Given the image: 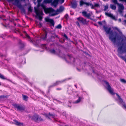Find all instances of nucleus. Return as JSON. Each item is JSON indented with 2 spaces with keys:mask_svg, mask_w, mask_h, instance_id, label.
<instances>
[{
  "mask_svg": "<svg viewBox=\"0 0 126 126\" xmlns=\"http://www.w3.org/2000/svg\"><path fill=\"white\" fill-rule=\"evenodd\" d=\"M0 78L3 79H7V78H5L3 75L0 73Z\"/></svg>",
  "mask_w": 126,
  "mask_h": 126,
  "instance_id": "nucleus-28",
  "label": "nucleus"
},
{
  "mask_svg": "<svg viewBox=\"0 0 126 126\" xmlns=\"http://www.w3.org/2000/svg\"><path fill=\"white\" fill-rule=\"evenodd\" d=\"M94 6L96 7H99V6L98 4L97 3H95L94 5Z\"/></svg>",
  "mask_w": 126,
  "mask_h": 126,
  "instance_id": "nucleus-44",
  "label": "nucleus"
},
{
  "mask_svg": "<svg viewBox=\"0 0 126 126\" xmlns=\"http://www.w3.org/2000/svg\"><path fill=\"white\" fill-rule=\"evenodd\" d=\"M77 68V69L79 71H80V70L78 68Z\"/></svg>",
  "mask_w": 126,
  "mask_h": 126,
  "instance_id": "nucleus-59",
  "label": "nucleus"
},
{
  "mask_svg": "<svg viewBox=\"0 0 126 126\" xmlns=\"http://www.w3.org/2000/svg\"><path fill=\"white\" fill-rule=\"evenodd\" d=\"M46 21L47 22H48L50 23V26H54V22L53 19L50 18H48L46 20Z\"/></svg>",
  "mask_w": 126,
  "mask_h": 126,
  "instance_id": "nucleus-16",
  "label": "nucleus"
},
{
  "mask_svg": "<svg viewBox=\"0 0 126 126\" xmlns=\"http://www.w3.org/2000/svg\"><path fill=\"white\" fill-rule=\"evenodd\" d=\"M13 106L14 107L16 108L17 110L20 111L24 110L25 109V106L20 105L19 104H15Z\"/></svg>",
  "mask_w": 126,
  "mask_h": 126,
  "instance_id": "nucleus-6",
  "label": "nucleus"
},
{
  "mask_svg": "<svg viewBox=\"0 0 126 126\" xmlns=\"http://www.w3.org/2000/svg\"><path fill=\"white\" fill-rule=\"evenodd\" d=\"M63 116H65V117H66V112H63Z\"/></svg>",
  "mask_w": 126,
  "mask_h": 126,
  "instance_id": "nucleus-49",
  "label": "nucleus"
},
{
  "mask_svg": "<svg viewBox=\"0 0 126 126\" xmlns=\"http://www.w3.org/2000/svg\"><path fill=\"white\" fill-rule=\"evenodd\" d=\"M67 55L69 57L70 59H73L74 60V58L73 57H72L71 56L69 55Z\"/></svg>",
  "mask_w": 126,
  "mask_h": 126,
  "instance_id": "nucleus-39",
  "label": "nucleus"
},
{
  "mask_svg": "<svg viewBox=\"0 0 126 126\" xmlns=\"http://www.w3.org/2000/svg\"><path fill=\"white\" fill-rule=\"evenodd\" d=\"M47 33H46L44 35H43L42 36V38L44 40H45L47 38Z\"/></svg>",
  "mask_w": 126,
  "mask_h": 126,
  "instance_id": "nucleus-26",
  "label": "nucleus"
},
{
  "mask_svg": "<svg viewBox=\"0 0 126 126\" xmlns=\"http://www.w3.org/2000/svg\"><path fill=\"white\" fill-rule=\"evenodd\" d=\"M108 8V5H106L104 6V11H105Z\"/></svg>",
  "mask_w": 126,
  "mask_h": 126,
  "instance_id": "nucleus-38",
  "label": "nucleus"
},
{
  "mask_svg": "<svg viewBox=\"0 0 126 126\" xmlns=\"http://www.w3.org/2000/svg\"><path fill=\"white\" fill-rule=\"evenodd\" d=\"M115 28L116 30L118 31V32H119L120 30L117 28L115 27Z\"/></svg>",
  "mask_w": 126,
  "mask_h": 126,
  "instance_id": "nucleus-51",
  "label": "nucleus"
},
{
  "mask_svg": "<svg viewBox=\"0 0 126 126\" xmlns=\"http://www.w3.org/2000/svg\"><path fill=\"white\" fill-rule=\"evenodd\" d=\"M103 0V1H105L106 0Z\"/></svg>",
  "mask_w": 126,
  "mask_h": 126,
  "instance_id": "nucleus-63",
  "label": "nucleus"
},
{
  "mask_svg": "<svg viewBox=\"0 0 126 126\" xmlns=\"http://www.w3.org/2000/svg\"><path fill=\"white\" fill-rule=\"evenodd\" d=\"M34 9L36 14L38 17L39 20L40 21L42 20V17L40 15H42L43 14L42 12H40L37 8H36L35 7L34 8Z\"/></svg>",
  "mask_w": 126,
  "mask_h": 126,
  "instance_id": "nucleus-4",
  "label": "nucleus"
},
{
  "mask_svg": "<svg viewBox=\"0 0 126 126\" xmlns=\"http://www.w3.org/2000/svg\"><path fill=\"white\" fill-rule=\"evenodd\" d=\"M18 43L19 46L21 48H22L24 47V44L23 42H22L21 40L20 39L19 40Z\"/></svg>",
  "mask_w": 126,
  "mask_h": 126,
  "instance_id": "nucleus-19",
  "label": "nucleus"
},
{
  "mask_svg": "<svg viewBox=\"0 0 126 126\" xmlns=\"http://www.w3.org/2000/svg\"><path fill=\"white\" fill-rule=\"evenodd\" d=\"M62 26L61 24L58 25L56 27V28L58 29H61L62 28Z\"/></svg>",
  "mask_w": 126,
  "mask_h": 126,
  "instance_id": "nucleus-35",
  "label": "nucleus"
},
{
  "mask_svg": "<svg viewBox=\"0 0 126 126\" xmlns=\"http://www.w3.org/2000/svg\"><path fill=\"white\" fill-rule=\"evenodd\" d=\"M122 24L124 25H125L126 24V20H124L123 23H122Z\"/></svg>",
  "mask_w": 126,
  "mask_h": 126,
  "instance_id": "nucleus-45",
  "label": "nucleus"
},
{
  "mask_svg": "<svg viewBox=\"0 0 126 126\" xmlns=\"http://www.w3.org/2000/svg\"><path fill=\"white\" fill-rule=\"evenodd\" d=\"M64 8L63 6H60L59 9H57L56 11L54 10L55 11V12L53 13H51V14H55L56 15H56V12H61L63 11L64 10Z\"/></svg>",
  "mask_w": 126,
  "mask_h": 126,
  "instance_id": "nucleus-15",
  "label": "nucleus"
},
{
  "mask_svg": "<svg viewBox=\"0 0 126 126\" xmlns=\"http://www.w3.org/2000/svg\"><path fill=\"white\" fill-rule=\"evenodd\" d=\"M85 4L86 5V6H91V8L92 9L93 8V5L92 3H89L86 2H85Z\"/></svg>",
  "mask_w": 126,
  "mask_h": 126,
  "instance_id": "nucleus-25",
  "label": "nucleus"
},
{
  "mask_svg": "<svg viewBox=\"0 0 126 126\" xmlns=\"http://www.w3.org/2000/svg\"><path fill=\"white\" fill-rule=\"evenodd\" d=\"M75 86L76 87V88H77V87L76 85H75Z\"/></svg>",
  "mask_w": 126,
  "mask_h": 126,
  "instance_id": "nucleus-60",
  "label": "nucleus"
},
{
  "mask_svg": "<svg viewBox=\"0 0 126 126\" xmlns=\"http://www.w3.org/2000/svg\"><path fill=\"white\" fill-rule=\"evenodd\" d=\"M22 95L23 97V99L25 101H27L28 98V97L27 95L23 94H22Z\"/></svg>",
  "mask_w": 126,
  "mask_h": 126,
  "instance_id": "nucleus-24",
  "label": "nucleus"
},
{
  "mask_svg": "<svg viewBox=\"0 0 126 126\" xmlns=\"http://www.w3.org/2000/svg\"><path fill=\"white\" fill-rule=\"evenodd\" d=\"M72 8L75 9L77 7V4L76 2L75 1L71 3Z\"/></svg>",
  "mask_w": 126,
  "mask_h": 126,
  "instance_id": "nucleus-21",
  "label": "nucleus"
},
{
  "mask_svg": "<svg viewBox=\"0 0 126 126\" xmlns=\"http://www.w3.org/2000/svg\"><path fill=\"white\" fill-rule=\"evenodd\" d=\"M24 33L25 36V37L27 38L28 41H30L31 43H33V42L32 39L29 36L27 33L25 31L24 32Z\"/></svg>",
  "mask_w": 126,
  "mask_h": 126,
  "instance_id": "nucleus-12",
  "label": "nucleus"
},
{
  "mask_svg": "<svg viewBox=\"0 0 126 126\" xmlns=\"http://www.w3.org/2000/svg\"><path fill=\"white\" fill-rule=\"evenodd\" d=\"M68 15L67 14H66L64 16L65 18L66 19H68Z\"/></svg>",
  "mask_w": 126,
  "mask_h": 126,
  "instance_id": "nucleus-42",
  "label": "nucleus"
},
{
  "mask_svg": "<svg viewBox=\"0 0 126 126\" xmlns=\"http://www.w3.org/2000/svg\"><path fill=\"white\" fill-rule=\"evenodd\" d=\"M78 21L80 23L85 24L86 23V20L84 19L83 18L79 17L77 18Z\"/></svg>",
  "mask_w": 126,
  "mask_h": 126,
  "instance_id": "nucleus-8",
  "label": "nucleus"
},
{
  "mask_svg": "<svg viewBox=\"0 0 126 126\" xmlns=\"http://www.w3.org/2000/svg\"><path fill=\"white\" fill-rule=\"evenodd\" d=\"M28 11L30 12H32V9L31 6L29 7L28 8Z\"/></svg>",
  "mask_w": 126,
  "mask_h": 126,
  "instance_id": "nucleus-41",
  "label": "nucleus"
},
{
  "mask_svg": "<svg viewBox=\"0 0 126 126\" xmlns=\"http://www.w3.org/2000/svg\"><path fill=\"white\" fill-rule=\"evenodd\" d=\"M2 56H3V55L1 53H0V57H2Z\"/></svg>",
  "mask_w": 126,
  "mask_h": 126,
  "instance_id": "nucleus-54",
  "label": "nucleus"
},
{
  "mask_svg": "<svg viewBox=\"0 0 126 126\" xmlns=\"http://www.w3.org/2000/svg\"><path fill=\"white\" fill-rule=\"evenodd\" d=\"M17 32H20L18 31H17Z\"/></svg>",
  "mask_w": 126,
  "mask_h": 126,
  "instance_id": "nucleus-62",
  "label": "nucleus"
},
{
  "mask_svg": "<svg viewBox=\"0 0 126 126\" xmlns=\"http://www.w3.org/2000/svg\"><path fill=\"white\" fill-rule=\"evenodd\" d=\"M52 38H55V37H57L59 38L58 35L56 34H54L53 35L51 36Z\"/></svg>",
  "mask_w": 126,
  "mask_h": 126,
  "instance_id": "nucleus-33",
  "label": "nucleus"
},
{
  "mask_svg": "<svg viewBox=\"0 0 126 126\" xmlns=\"http://www.w3.org/2000/svg\"><path fill=\"white\" fill-rule=\"evenodd\" d=\"M56 89L57 90H61V88H57Z\"/></svg>",
  "mask_w": 126,
  "mask_h": 126,
  "instance_id": "nucleus-55",
  "label": "nucleus"
},
{
  "mask_svg": "<svg viewBox=\"0 0 126 126\" xmlns=\"http://www.w3.org/2000/svg\"><path fill=\"white\" fill-rule=\"evenodd\" d=\"M63 37H64L66 39H68V37L65 34H63Z\"/></svg>",
  "mask_w": 126,
  "mask_h": 126,
  "instance_id": "nucleus-43",
  "label": "nucleus"
},
{
  "mask_svg": "<svg viewBox=\"0 0 126 126\" xmlns=\"http://www.w3.org/2000/svg\"><path fill=\"white\" fill-rule=\"evenodd\" d=\"M118 21L120 22H121V20L120 18H119L118 20Z\"/></svg>",
  "mask_w": 126,
  "mask_h": 126,
  "instance_id": "nucleus-53",
  "label": "nucleus"
},
{
  "mask_svg": "<svg viewBox=\"0 0 126 126\" xmlns=\"http://www.w3.org/2000/svg\"><path fill=\"white\" fill-rule=\"evenodd\" d=\"M59 0V3L61 4H62V3H63L64 2V0Z\"/></svg>",
  "mask_w": 126,
  "mask_h": 126,
  "instance_id": "nucleus-40",
  "label": "nucleus"
},
{
  "mask_svg": "<svg viewBox=\"0 0 126 126\" xmlns=\"http://www.w3.org/2000/svg\"><path fill=\"white\" fill-rule=\"evenodd\" d=\"M116 94L118 97L120 104H122L123 106L126 109V105L125 103L123 102V99L121 98V97L117 93H116Z\"/></svg>",
  "mask_w": 126,
  "mask_h": 126,
  "instance_id": "nucleus-7",
  "label": "nucleus"
},
{
  "mask_svg": "<svg viewBox=\"0 0 126 126\" xmlns=\"http://www.w3.org/2000/svg\"><path fill=\"white\" fill-rule=\"evenodd\" d=\"M76 24H77V25L78 26H79V27H80V25L79 24V22H78V21H77L76 23Z\"/></svg>",
  "mask_w": 126,
  "mask_h": 126,
  "instance_id": "nucleus-47",
  "label": "nucleus"
},
{
  "mask_svg": "<svg viewBox=\"0 0 126 126\" xmlns=\"http://www.w3.org/2000/svg\"><path fill=\"white\" fill-rule=\"evenodd\" d=\"M50 52L54 54H56L55 50L54 49H51L49 50Z\"/></svg>",
  "mask_w": 126,
  "mask_h": 126,
  "instance_id": "nucleus-27",
  "label": "nucleus"
},
{
  "mask_svg": "<svg viewBox=\"0 0 126 126\" xmlns=\"http://www.w3.org/2000/svg\"><path fill=\"white\" fill-rule=\"evenodd\" d=\"M118 11L121 14H122L123 11L124 9V7L123 4L121 3L118 4Z\"/></svg>",
  "mask_w": 126,
  "mask_h": 126,
  "instance_id": "nucleus-5",
  "label": "nucleus"
},
{
  "mask_svg": "<svg viewBox=\"0 0 126 126\" xmlns=\"http://www.w3.org/2000/svg\"><path fill=\"white\" fill-rule=\"evenodd\" d=\"M6 96L4 95H1L0 96V99L2 100L4 98H6Z\"/></svg>",
  "mask_w": 126,
  "mask_h": 126,
  "instance_id": "nucleus-37",
  "label": "nucleus"
},
{
  "mask_svg": "<svg viewBox=\"0 0 126 126\" xmlns=\"http://www.w3.org/2000/svg\"><path fill=\"white\" fill-rule=\"evenodd\" d=\"M105 31L108 34H109V39L112 42L114 45L116 44L118 47L117 50L118 55L120 58L124 61L126 63V44L122 42L124 40L123 37L119 36L117 32L113 35L112 31H111V28H109L105 25L103 26Z\"/></svg>",
  "mask_w": 126,
  "mask_h": 126,
  "instance_id": "nucleus-1",
  "label": "nucleus"
},
{
  "mask_svg": "<svg viewBox=\"0 0 126 126\" xmlns=\"http://www.w3.org/2000/svg\"><path fill=\"white\" fill-rule=\"evenodd\" d=\"M80 4L79 6H82L84 4H85V2H84L82 0H81L79 1Z\"/></svg>",
  "mask_w": 126,
  "mask_h": 126,
  "instance_id": "nucleus-29",
  "label": "nucleus"
},
{
  "mask_svg": "<svg viewBox=\"0 0 126 126\" xmlns=\"http://www.w3.org/2000/svg\"><path fill=\"white\" fill-rule=\"evenodd\" d=\"M21 1H25V0H20ZM15 2L13 3V4L16 6L17 7H18L20 5H21L19 0H14Z\"/></svg>",
  "mask_w": 126,
  "mask_h": 126,
  "instance_id": "nucleus-11",
  "label": "nucleus"
},
{
  "mask_svg": "<svg viewBox=\"0 0 126 126\" xmlns=\"http://www.w3.org/2000/svg\"><path fill=\"white\" fill-rule=\"evenodd\" d=\"M125 17L126 18V15H125Z\"/></svg>",
  "mask_w": 126,
  "mask_h": 126,
  "instance_id": "nucleus-61",
  "label": "nucleus"
},
{
  "mask_svg": "<svg viewBox=\"0 0 126 126\" xmlns=\"http://www.w3.org/2000/svg\"><path fill=\"white\" fill-rule=\"evenodd\" d=\"M120 81L122 83H126V81L125 79H120Z\"/></svg>",
  "mask_w": 126,
  "mask_h": 126,
  "instance_id": "nucleus-31",
  "label": "nucleus"
},
{
  "mask_svg": "<svg viewBox=\"0 0 126 126\" xmlns=\"http://www.w3.org/2000/svg\"><path fill=\"white\" fill-rule=\"evenodd\" d=\"M59 0H53V2H51L52 5L55 7H56L59 2Z\"/></svg>",
  "mask_w": 126,
  "mask_h": 126,
  "instance_id": "nucleus-18",
  "label": "nucleus"
},
{
  "mask_svg": "<svg viewBox=\"0 0 126 126\" xmlns=\"http://www.w3.org/2000/svg\"><path fill=\"white\" fill-rule=\"evenodd\" d=\"M20 36H22V35H23V34H20Z\"/></svg>",
  "mask_w": 126,
  "mask_h": 126,
  "instance_id": "nucleus-57",
  "label": "nucleus"
},
{
  "mask_svg": "<svg viewBox=\"0 0 126 126\" xmlns=\"http://www.w3.org/2000/svg\"><path fill=\"white\" fill-rule=\"evenodd\" d=\"M105 15L107 16L111 17L115 21L117 20V19L114 16H113V15L111 13L105 12Z\"/></svg>",
  "mask_w": 126,
  "mask_h": 126,
  "instance_id": "nucleus-13",
  "label": "nucleus"
},
{
  "mask_svg": "<svg viewBox=\"0 0 126 126\" xmlns=\"http://www.w3.org/2000/svg\"><path fill=\"white\" fill-rule=\"evenodd\" d=\"M80 101V98L79 97L78 99L74 102L75 103H77L79 102Z\"/></svg>",
  "mask_w": 126,
  "mask_h": 126,
  "instance_id": "nucleus-34",
  "label": "nucleus"
},
{
  "mask_svg": "<svg viewBox=\"0 0 126 126\" xmlns=\"http://www.w3.org/2000/svg\"><path fill=\"white\" fill-rule=\"evenodd\" d=\"M110 6L111 8L113 10H115L116 9V6L114 5L111 4Z\"/></svg>",
  "mask_w": 126,
  "mask_h": 126,
  "instance_id": "nucleus-30",
  "label": "nucleus"
},
{
  "mask_svg": "<svg viewBox=\"0 0 126 126\" xmlns=\"http://www.w3.org/2000/svg\"><path fill=\"white\" fill-rule=\"evenodd\" d=\"M38 120H39L40 121H43V119L41 117H38Z\"/></svg>",
  "mask_w": 126,
  "mask_h": 126,
  "instance_id": "nucleus-46",
  "label": "nucleus"
},
{
  "mask_svg": "<svg viewBox=\"0 0 126 126\" xmlns=\"http://www.w3.org/2000/svg\"><path fill=\"white\" fill-rule=\"evenodd\" d=\"M102 22L104 23V24H106V22L105 21H102V22H101V21L98 22V23L99 25H102Z\"/></svg>",
  "mask_w": 126,
  "mask_h": 126,
  "instance_id": "nucleus-32",
  "label": "nucleus"
},
{
  "mask_svg": "<svg viewBox=\"0 0 126 126\" xmlns=\"http://www.w3.org/2000/svg\"><path fill=\"white\" fill-rule=\"evenodd\" d=\"M101 16H100V17H98V18H99L101 17Z\"/></svg>",
  "mask_w": 126,
  "mask_h": 126,
  "instance_id": "nucleus-58",
  "label": "nucleus"
},
{
  "mask_svg": "<svg viewBox=\"0 0 126 126\" xmlns=\"http://www.w3.org/2000/svg\"><path fill=\"white\" fill-rule=\"evenodd\" d=\"M37 6L38 7L41 6L43 9L45 13L46 14L49 13V15L51 16H53L56 15L55 14H51V13L55 12L54 10L51 8H46V6L43 3L41 4L40 3L39 4L38 3Z\"/></svg>",
  "mask_w": 126,
  "mask_h": 126,
  "instance_id": "nucleus-2",
  "label": "nucleus"
},
{
  "mask_svg": "<svg viewBox=\"0 0 126 126\" xmlns=\"http://www.w3.org/2000/svg\"><path fill=\"white\" fill-rule=\"evenodd\" d=\"M43 114L48 119H50L51 117H53L55 115L54 114L51 113H50L48 114L45 113Z\"/></svg>",
  "mask_w": 126,
  "mask_h": 126,
  "instance_id": "nucleus-9",
  "label": "nucleus"
},
{
  "mask_svg": "<svg viewBox=\"0 0 126 126\" xmlns=\"http://www.w3.org/2000/svg\"><path fill=\"white\" fill-rule=\"evenodd\" d=\"M37 43H36V44H38L39 43V41L38 40H37Z\"/></svg>",
  "mask_w": 126,
  "mask_h": 126,
  "instance_id": "nucleus-56",
  "label": "nucleus"
},
{
  "mask_svg": "<svg viewBox=\"0 0 126 126\" xmlns=\"http://www.w3.org/2000/svg\"><path fill=\"white\" fill-rule=\"evenodd\" d=\"M14 122H15V124L19 126H22L23 124L22 123H20L16 120H14Z\"/></svg>",
  "mask_w": 126,
  "mask_h": 126,
  "instance_id": "nucleus-20",
  "label": "nucleus"
},
{
  "mask_svg": "<svg viewBox=\"0 0 126 126\" xmlns=\"http://www.w3.org/2000/svg\"><path fill=\"white\" fill-rule=\"evenodd\" d=\"M38 115L37 114H34L32 117V119L35 121H36L38 120Z\"/></svg>",
  "mask_w": 126,
  "mask_h": 126,
  "instance_id": "nucleus-17",
  "label": "nucleus"
},
{
  "mask_svg": "<svg viewBox=\"0 0 126 126\" xmlns=\"http://www.w3.org/2000/svg\"><path fill=\"white\" fill-rule=\"evenodd\" d=\"M104 81L107 86V90L112 95H114L115 93L113 92V90L111 88L109 83L106 81Z\"/></svg>",
  "mask_w": 126,
  "mask_h": 126,
  "instance_id": "nucleus-3",
  "label": "nucleus"
},
{
  "mask_svg": "<svg viewBox=\"0 0 126 126\" xmlns=\"http://www.w3.org/2000/svg\"><path fill=\"white\" fill-rule=\"evenodd\" d=\"M53 0H44L43 3L45 4L49 3H51Z\"/></svg>",
  "mask_w": 126,
  "mask_h": 126,
  "instance_id": "nucleus-23",
  "label": "nucleus"
},
{
  "mask_svg": "<svg viewBox=\"0 0 126 126\" xmlns=\"http://www.w3.org/2000/svg\"><path fill=\"white\" fill-rule=\"evenodd\" d=\"M18 8L21 10L22 12L24 13H25V10L24 8L22 6V5H20V6H19Z\"/></svg>",
  "mask_w": 126,
  "mask_h": 126,
  "instance_id": "nucleus-22",
  "label": "nucleus"
},
{
  "mask_svg": "<svg viewBox=\"0 0 126 126\" xmlns=\"http://www.w3.org/2000/svg\"><path fill=\"white\" fill-rule=\"evenodd\" d=\"M112 1L115 4H116L117 5L119 3L118 2L117 0H113Z\"/></svg>",
  "mask_w": 126,
  "mask_h": 126,
  "instance_id": "nucleus-36",
  "label": "nucleus"
},
{
  "mask_svg": "<svg viewBox=\"0 0 126 126\" xmlns=\"http://www.w3.org/2000/svg\"><path fill=\"white\" fill-rule=\"evenodd\" d=\"M54 100H56V101H57L58 102V103H59V104H60L61 103H62V102H60V101H59L57 100L56 99H54Z\"/></svg>",
  "mask_w": 126,
  "mask_h": 126,
  "instance_id": "nucleus-52",
  "label": "nucleus"
},
{
  "mask_svg": "<svg viewBox=\"0 0 126 126\" xmlns=\"http://www.w3.org/2000/svg\"><path fill=\"white\" fill-rule=\"evenodd\" d=\"M120 1H123L125 2L126 3V0H119Z\"/></svg>",
  "mask_w": 126,
  "mask_h": 126,
  "instance_id": "nucleus-50",
  "label": "nucleus"
},
{
  "mask_svg": "<svg viewBox=\"0 0 126 126\" xmlns=\"http://www.w3.org/2000/svg\"><path fill=\"white\" fill-rule=\"evenodd\" d=\"M93 72L94 73V71H93Z\"/></svg>",
  "mask_w": 126,
  "mask_h": 126,
  "instance_id": "nucleus-64",
  "label": "nucleus"
},
{
  "mask_svg": "<svg viewBox=\"0 0 126 126\" xmlns=\"http://www.w3.org/2000/svg\"><path fill=\"white\" fill-rule=\"evenodd\" d=\"M67 80V79H66L61 81H57L56 83H54L52 85L50 86L49 87L50 88L51 87L56 86L61 83L63 82H64L65 81Z\"/></svg>",
  "mask_w": 126,
  "mask_h": 126,
  "instance_id": "nucleus-14",
  "label": "nucleus"
},
{
  "mask_svg": "<svg viewBox=\"0 0 126 126\" xmlns=\"http://www.w3.org/2000/svg\"><path fill=\"white\" fill-rule=\"evenodd\" d=\"M82 15L85 17L88 18H90L91 15L89 13H87V12L84 11H83L82 13Z\"/></svg>",
  "mask_w": 126,
  "mask_h": 126,
  "instance_id": "nucleus-10",
  "label": "nucleus"
},
{
  "mask_svg": "<svg viewBox=\"0 0 126 126\" xmlns=\"http://www.w3.org/2000/svg\"><path fill=\"white\" fill-rule=\"evenodd\" d=\"M42 1V0H37V2L38 3V4L40 3Z\"/></svg>",
  "mask_w": 126,
  "mask_h": 126,
  "instance_id": "nucleus-48",
  "label": "nucleus"
}]
</instances>
